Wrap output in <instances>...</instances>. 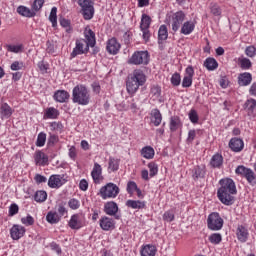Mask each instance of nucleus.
<instances>
[{"mask_svg": "<svg viewBox=\"0 0 256 256\" xmlns=\"http://www.w3.org/2000/svg\"><path fill=\"white\" fill-rule=\"evenodd\" d=\"M220 187L217 190V197L223 205L231 207L235 203L237 195V186L231 178H222L219 180Z\"/></svg>", "mask_w": 256, "mask_h": 256, "instance_id": "obj_1", "label": "nucleus"}, {"mask_svg": "<svg viewBox=\"0 0 256 256\" xmlns=\"http://www.w3.org/2000/svg\"><path fill=\"white\" fill-rule=\"evenodd\" d=\"M145 83H147L145 72L141 69H135L126 81V89L129 95H135Z\"/></svg>", "mask_w": 256, "mask_h": 256, "instance_id": "obj_2", "label": "nucleus"}, {"mask_svg": "<svg viewBox=\"0 0 256 256\" xmlns=\"http://www.w3.org/2000/svg\"><path fill=\"white\" fill-rule=\"evenodd\" d=\"M72 102L82 106H86L91 103V93L89 92L87 86L78 84L73 88Z\"/></svg>", "mask_w": 256, "mask_h": 256, "instance_id": "obj_3", "label": "nucleus"}, {"mask_svg": "<svg viewBox=\"0 0 256 256\" xmlns=\"http://www.w3.org/2000/svg\"><path fill=\"white\" fill-rule=\"evenodd\" d=\"M80 13L85 21H91L95 16V2L93 0H78Z\"/></svg>", "mask_w": 256, "mask_h": 256, "instance_id": "obj_4", "label": "nucleus"}, {"mask_svg": "<svg viewBox=\"0 0 256 256\" xmlns=\"http://www.w3.org/2000/svg\"><path fill=\"white\" fill-rule=\"evenodd\" d=\"M151 55L149 51H135L128 59V65H149Z\"/></svg>", "mask_w": 256, "mask_h": 256, "instance_id": "obj_5", "label": "nucleus"}, {"mask_svg": "<svg viewBox=\"0 0 256 256\" xmlns=\"http://www.w3.org/2000/svg\"><path fill=\"white\" fill-rule=\"evenodd\" d=\"M225 221L218 212H212L207 218V227L210 231H221Z\"/></svg>", "mask_w": 256, "mask_h": 256, "instance_id": "obj_6", "label": "nucleus"}, {"mask_svg": "<svg viewBox=\"0 0 256 256\" xmlns=\"http://www.w3.org/2000/svg\"><path fill=\"white\" fill-rule=\"evenodd\" d=\"M120 191L121 190L117 184L109 182L100 188L99 195L103 199H115V197L119 195Z\"/></svg>", "mask_w": 256, "mask_h": 256, "instance_id": "obj_7", "label": "nucleus"}, {"mask_svg": "<svg viewBox=\"0 0 256 256\" xmlns=\"http://www.w3.org/2000/svg\"><path fill=\"white\" fill-rule=\"evenodd\" d=\"M186 19L187 14L182 10H179L169 16V21L171 23L173 33H177V31L181 29V26L183 25V22L186 21Z\"/></svg>", "mask_w": 256, "mask_h": 256, "instance_id": "obj_8", "label": "nucleus"}, {"mask_svg": "<svg viewBox=\"0 0 256 256\" xmlns=\"http://www.w3.org/2000/svg\"><path fill=\"white\" fill-rule=\"evenodd\" d=\"M235 173L236 175H241L242 177H245L249 185H256V175L255 172L251 170V168H247L243 165H240L236 168Z\"/></svg>", "mask_w": 256, "mask_h": 256, "instance_id": "obj_9", "label": "nucleus"}, {"mask_svg": "<svg viewBox=\"0 0 256 256\" xmlns=\"http://www.w3.org/2000/svg\"><path fill=\"white\" fill-rule=\"evenodd\" d=\"M86 219L85 214L83 213H76L71 216L70 220L68 221V227L70 229L79 231L82 227H85Z\"/></svg>", "mask_w": 256, "mask_h": 256, "instance_id": "obj_10", "label": "nucleus"}, {"mask_svg": "<svg viewBox=\"0 0 256 256\" xmlns=\"http://www.w3.org/2000/svg\"><path fill=\"white\" fill-rule=\"evenodd\" d=\"M67 181L65 174H54L49 177L48 186L51 189H59L60 187H63Z\"/></svg>", "mask_w": 256, "mask_h": 256, "instance_id": "obj_11", "label": "nucleus"}, {"mask_svg": "<svg viewBox=\"0 0 256 256\" xmlns=\"http://www.w3.org/2000/svg\"><path fill=\"white\" fill-rule=\"evenodd\" d=\"M85 53H89V49H87V44L85 46V42L83 40H76V46L70 54L72 59H75L77 55H85Z\"/></svg>", "mask_w": 256, "mask_h": 256, "instance_id": "obj_12", "label": "nucleus"}, {"mask_svg": "<svg viewBox=\"0 0 256 256\" xmlns=\"http://www.w3.org/2000/svg\"><path fill=\"white\" fill-rule=\"evenodd\" d=\"M84 37L85 40H82L84 43H86L87 48L89 49V47L93 48L95 47V45H97V40L95 38V32H93V30H91V28L86 27L84 30Z\"/></svg>", "mask_w": 256, "mask_h": 256, "instance_id": "obj_13", "label": "nucleus"}, {"mask_svg": "<svg viewBox=\"0 0 256 256\" xmlns=\"http://www.w3.org/2000/svg\"><path fill=\"white\" fill-rule=\"evenodd\" d=\"M91 177L96 185H99V183L103 181V168L97 162L94 163L93 169L91 171Z\"/></svg>", "mask_w": 256, "mask_h": 256, "instance_id": "obj_14", "label": "nucleus"}, {"mask_svg": "<svg viewBox=\"0 0 256 256\" xmlns=\"http://www.w3.org/2000/svg\"><path fill=\"white\" fill-rule=\"evenodd\" d=\"M118 211H119V206L114 201L107 202L104 205V212L106 213V215L115 217V219H121V216L117 215Z\"/></svg>", "mask_w": 256, "mask_h": 256, "instance_id": "obj_15", "label": "nucleus"}, {"mask_svg": "<svg viewBox=\"0 0 256 256\" xmlns=\"http://www.w3.org/2000/svg\"><path fill=\"white\" fill-rule=\"evenodd\" d=\"M102 231H113L115 229V220L108 216H102L99 220Z\"/></svg>", "mask_w": 256, "mask_h": 256, "instance_id": "obj_16", "label": "nucleus"}, {"mask_svg": "<svg viewBox=\"0 0 256 256\" xmlns=\"http://www.w3.org/2000/svg\"><path fill=\"white\" fill-rule=\"evenodd\" d=\"M25 231V227L19 224H14L10 229V237L13 241H19V239L25 235Z\"/></svg>", "mask_w": 256, "mask_h": 256, "instance_id": "obj_17", "label": "nucleus"}, {"mask_svg": "<svg viewBox=\"0 0 256 256\" xmlns=\"http://www.w3.org/2000/svg\"><path fill=\"white\" fill-rule=\"evenodd\" d=\"M192 179L194 181H199V179H205V175L207 173V168L205 165H197L191 170Z\"/></svg>", "mask_w": 256, "mask_h": 256, "instance_id": "obj_18", "label": "nucleus"}, {"mask_svg": "<svg viewBox=\"0 0 256 256\" xmlns=\"http://www.w3.org/2000/svg\"><path fill=\"white\" fill-rule=\"evenodd\" d=\"M34 161L36 165L45 167V165H49V156H47L43 151L37 150L34 153Z\"/></svg>", "mask_w": 256, "mask_h": 256, "instance_id": "obj_19", "label": "nucleus"}, {"mask_svg": "<svg viewBox=\"0 0 256 256\" xmlns=\"http://www.w3.org/2000/svg\"><path fill=\"white\" fill-rule=\"evenodd\" d=\"M121 49V44L117 41V38H111L107 41L106 51L110 55H117Z\"/></svg>", "mask_w": 256, "mask_h": 256, "instance_id": "obj_20", "label": "nucleus"}, {"mask_svg": "<svg viewBox=\"0 0 256 256\" xmlns=\"http://www.w3.org/2000/svg\"><path fill=\"white\" fill-rule=\"evenodd\" d=\"M70 98L71 94H69L66 90H57L53 95V99L57 103H67Z\"/></svg>", "mask_w": 256, "mask_h": 256, "instance_id": "obj_21", "label": "nucleus"}, {"mask_svg": "<svg viewBox=\"0 0 256 256\" xmlns=\"http://www.w3.org/2000/svg\"><path fill=\"white\" fill-rule=\"evenodd\" d=\"M195 31V22L193 20L184 21L180 26L181 35H191Z\"/></svg>", "mask_w": 256, "mask_h": 256, "instance_id": "obj_22", "label": "nucleus"}, {"mask_svg": "<svg viewBox=\"0 0 256 256\" xmlns=\"http://www.w3.org/2000/svg\"><path fill=\"white\" fill-rule=\"evenodd\" d=\"M236 237L240 243H247L249 239V230L243 225H238L236 230Z\"/></svg>", "mask_w": 256, "mask_h": 256, "instance_id": "obj_23", "label": "nucleus"}, {"mask_svg": "<svg viewBox=\"0 0 256 256\" xmlns=\"http://www.w3.org/2000/svg\"><path fill=\"white\" fill-rule=\"evenodd\" d=\"M229 147L231 151H234V153H240V151H243V147H245V143L243 142V139L232 138L229 141Z\"/></svg>", "mask_w": 256, "mask_h": 256, "instance_id": "obj_24", "label": "nucleus"}, {"mask_svg": "<svg viewBox=\"0 0 256 256\" xmlns=\"http://www.w3.org/2000/svg\"><path fill=\"white\" fill-rule=\"evenodd\" d=\"M251 81H253V76L249 72L241 73L238 76V85L240 87H247L248 85H251Z\"/></svg>", "mask_w": 256, "mask_h": 256, "instance_id": "obj_25", "label": "nucleus"}, {"mask_svg": "<svg viewBox=\"0 0 256 256\" xmlns=\"http://www.w3.org/2000/svg\"><path fill=\"white\" fill-rule=\"evenodd\" d=\"M141 256H155L157 255V246L153 244H146L141 247Z\"/></svg>", "mask_w": 256, "mask_h": 256, "instance_id": "obj_26", "label": "nucleus"}, {"mask_svg": "<svg viewBox=\"0 0 256 256\" xmlns=\"http://www.w3.org/2000/svg\"><path fill=\"white\" fill-rule=\"evenodd\" d=\"M243 108L246 110L247 115H249V117H252L256 109V100L253 98L247 99L244 103Z\"/></svg>", "mask_w": 256, "mask_h": 256, "instance_id": "obj_27", "label": "nucleus"}, {"mask_svg": "<svg viewBox=\"0 0 256 256\" xmlns=\"http://www.w3.org/2000/svg\"><path fill=\"white\" fill-rule=\"evenodd\" d=\"M126 207H129V209L137 210L145 209V207H147V202L141 200H127Z\"/></svg>", "mask_w": 256, "mask_h": 256, "instance_id": "obj_28", "label": "nucleus"}, {"mask_svg": "<svg viewBox=\"0 0 256 256\" xmlns=\"http://www.w3.org/2000/svg\"><path fill=\"white\" fill-rule=\"evenodd\" d=\"M151 123H153V125L155 127H159V125H161V122L163 121V115H161V111H159V109H153L151 111Z\"/></svg>", "mask_w": 256, "mask_h": 256, "instance_id": "obj_29", "label": "nucleus"}, {"mask_svg": "<svg viewBox=\"0 0 256 256\" xmlns=\"http://www.w3.org/2000/svg\"><path fill=\"white\" fill-rule=\"evenodd\" d=\"M210 165L213 169H221L223 166V156L219 153L214 154L210 160Z\"/></svg>", "mask_w": 256, "mask_h": 256, "instance_id": "obj_30", "label": "nucleus"}, {"mask_svg": "<svg viewBox=\"0 0 256 256\" xmlns=\"http://www.w3.org/2000/svg\"><path fill=\"white\" fill-rule=\"evenodd\" d=\"M1 119H9L13 115V108L9 104L4 103L0 107Z\"/></svg>", "mask_w": 256, "mask_h": 256, "instance_id": "obj_31", "label": "nucleus"}, {"mask_svg": "<svg viewBox=\"0 0 256 256\" xmlns=\"http://www.w3.org/2000/svg\"><path fill=\"white\" fill-rule=\"evenodd\" d=\"M169 37V30L167 29V25L163 24L159 27L158 30V43L161 44L163 41H167Z\"/></svg>", "mask_w": 256, "mask_h": 256, "instance_id": "obj_32", "label": "nucleus"}, {"mask_svg": "<svg viewBox=\"0 0 256 256\" xmlns=\"http://www.w3.org/2000/svg\"><path fill=\"white\" fill-rule=\"evenodd\" d=\"M17 13H19V15H22V17L28 18L35 17L37 15V13L33 11V8L29 9L26 6H19L17 8Z\"/></svg>", "mask_w": 256, "mask_h": 256, "instance_id": "obj_33", "label": "nucleus"}, {"mask_svg": "<svg viewBox=\"0 0 256 256\" xmlns=\"http://www.w3.org/2000/svg\"><path fill=\"white\" fill-rule=\"evenodd\" d=\"M181 125V118H179V116L170 117L169 129L171 133H175V131H177Z\"/></svg>", "mask_w": 256, "mask_h": 256, "instance_id": "obj_34", "label": "nucleus"}, {"mask_svg": "<svg viewBox=\"0 0 256 256\" xmlns=\"http://www.w3.org/2000/svg\"><path fill=\"white\" fill-rule=\"evenodd\" d=\"M204 67H206L208 71H215V69L219 67V63L215 58L209 57L204 61Z\"/></svg>", "mask_w": 256, "mask_h": 256, "instance_id": "obj_35", "label": "nucleus"}, {"mask_svg": "<svg viewBox=\"0 0 256 256\" xmlns=\"http://www.w3.org/2000/svg\"><path fill=\"white\" fill-rule=\"evenodd\" d=\"M144 159H153L155 157V149L151 146H145L140 151Z\"/></svg>", "mask_w": 256, "mask_h": 256, "instance_id": "obj_36", "label": "nucleus"}, {"mask_svg": "<svg viewBox=\"0 0 256 256\" xmlns=\"http://www.w3.org/2000/svg\"><path fill=\"white\" fill-rule=\"evenodd\" d=\"M59 111L54 107H49L44 113V119H57L59 117Z\"/></svg>", "mask_w": 256, "mask_h": 256, "instance_id": "obj_37", "label": "nucleus"}, {"mask_svg": "<svg viewBox=\"0 0 256 256\" xmlns=\"http://www.w3.org/2000/svg\"><path fill=\"white\" fill-rule=\"evenodd\" d=\"M46 221L51 225H55L61 221V216L57 212H48L46 215Z\"/></svg>", "mask_w": 256, "mask_h": 256, "instance_id": "obj_38", "label": "nucleus"}, {"mask_svg": "<svg viewBox=\"0 0 256 256\" xmlns=\"http://www.w3.org/2000/svg\"><path fill=\"white\" fill-rule=\"evenodd\" d=\"M209 9L211 15H213L214 17H221L223 13V10H221V6H219V4H217L216 2L210 3Z\"/></svg>", "mask_w": 256, "mask_h": 256, "instance_id": "obj_39", "label": "nucleus"}, {"mask_svg": "<svg viewBox=\"0 0 256 256\" xmlns=\"http://www.w3.org/2000/svg\"><path fill=\"white\" fill-rule=\"evenodd\" d=\"M238 65L241 69H243V71H247L253 67V63L249 58H238Z\"/></svg>", "mask_w": 256, "mask_h": 256, "instance_id": "obj_40", "label": "nucleus"}, {"mask_svg": "<svg viewBox=\"0 0 256 256\" xmlns=\"http://www.w3.org/2000/svg\"><path fill=\"white\" fill-rule=\"evenodd\" d=\"M34 201L36 203H45L47 201V192L44 190H38L34 194Z\"/></svg>", "mask_w": 256, "mask_h": 256, "instance_id": "obj_41", "label": "nucleus"}, {"mask_svg": "<svg viewBox=\"0 0 256 256\" xmlns=\"http://www.w3.org/2000/svg\"><path fill=\"white\" fill-rule=\"evenodd\" d=\"M151 27V16L142 14L140 29H149Z\"/></svg>", "mask_w": 256, "mask_h": 256, "instance_id": "obj_42", "label": "nucleus"}, {"mask_svg": "<svg viewBox=\"0 0 256 256\" xmlns=\"http://www.w3.org/2000/svg\"><path fill=\"white\" fill-rule=\"evenodd\" d=\"M108 171L109 173L119 171V160L109 158Z\"/></svg>", "mask_w": 256, "mask_h": 256, "instance_id": "obj_43", "label": "nucleus"}, {"mask_svg": "<svg viewBox=\"0 0 256 256\" xmlns=\"http://www.w3.org/2000/svg\"><path fill=\"white\" fill-rule=\"evenodd\" d=\"M47 141V134L45 132H40L37 136L36 147H45Z\"/></svg>", "mask_w": 256, "mask_h": 256, "instance_id": "obj_44", "label": "nucleus"}, {"mask_svg": "<svg viewBox=\"0 0 256 256\" xmlns=\"http://www.w3.org/2000/svg\"><path fill=\"white\" fill-rule=\"evenodd\" d=\"M163 221H167L168 223L175 221V209H170L164 212Z\"/></svg>", "mask_w": 256, "mask_h": 256, "instance_id": "obj_45", "label": "nucleus"}, {"mask_svg": "<svg viewBox=\"0 0 256 256\" xmlns=\"http://www.w3.org/2000/svg\"><path fill=\"white\" fill-rule=\"evenodd\" d=\"M208 240L212 245H219L223 241V236L220 233H213L209 236Z\"/></svg>", "mask_w": 256, "mask_h": 256, "instance_id": "obj_46", "label": "nucleus"}, {"mask_svg": "<svg viewBox=\"0 0 256 256\" xmlns=\"http://www.w3.org/2000/svg\"><path fill=\"white\" fill-rule=\"evenodd\" d=\"M149 177H155L159 173V166L155 162L148 163Z\"/></svg>", "mask_w": 256, "mask_h": 256, "instance_id": "obj_47", "label": "nucleus"}, {"mask_svg": "<svg viewBox=\"0 0 256 256\" xmlns=\"http://www.w3.org/2000/svg\"><path fill=\"white\" fill-rule=\"evenodd\" d=\"M49 21L52 23V27H57V7L51 9Z\"/></svg>", "mask_w": 256, "mask_h": 256, "instance_id": "obj_48", "label": "nucleus"}, {"mask_svg": "<svg viewBox=\"0 0 256 256\" xmlns=\"http://www.w3.org/2000/svg\"><path fill=\"white\" fill-rule=\"evenodd\" d=\"M188 117L191 123H193L194 125L199 123V114L197 113V110L191 109L188 113Z\"/></svg>", "mask_w": 256, "mask_h": 256, "instance_id": "obj_49", "label": "nucleus"}, {"mask_svg": "<svg viewBox=\"0 0 256 256\" xmlns=\"http://www.w3.org/2000/svg\"><path fill=\"white\" fill-rule=\"evenodd\" d=\"M171 84L174 86V87H179L181 85V74H179L178 72H175L171 79Z\"/></svg>", "mask_w": 256, "mask_h": 256, "instance_id": "obj_50", "label": "nucleus"}, {"mask_svg": "<svg viewBox=\"0 0 256 256\" xmlns=\"http://www.w3.org/2000/svg\"><path fill=\"white\" fill-rule=\"evenodd\" d=\"M139 187H137V183L135 181H129L127 183V187H126V191L128 193V195H133V193H135L136 189H138Z\"/></svg>", "mask_w": 256, "mask_h": 256, "instance_id": "obj_51", "label": "nucleus"}, {"mask_svg": "<svg viewBox=\"0 0 256 256\" xmlns=\"http://www.w3.org/2000/svg\"><path fill=\"white\" fill-rule=\"evenodd\" d=\"M43 5H45V0H34L31 7L33 11L37 13V11H41V9L43 8Z\"/></svg>", "mask_w": 256, "mask_h": 256, "instance_id": "obj_52", "label": "nucleus"}, {"mask_svg": "<svg viewBox=\"0 0 256 256\" xmlns=\"http://www.w3.org/2000/svg\"><path fill=\"white\" fill-rule=\"evenodd\" d=\"M68 211H67V207H65V203H60L57 206V215L61 217H65V215H67Z\"/></svg>", "mask_w": 256, "mask_h": 256, "instance_id": "obj_53", "label": "nucleus"}, {"mask_svg": "<svg viewBox=\"0 0 256 256\" xmlns=\"http://www.w3.org/2000/svg\"><path fill=\"white\" fill-rule=\"evenodd\" d=\"M25 67V64L23 63V61H14L11 66L10 69L11 71H21V69H23Z\"/></svg>", "mask_w": 256, "mask_h": 256, "instance_id": "obj_54", "label": "nucleus"}, {"mask_svg": "<svg viewBox=\"0 0 256 256\" xmlns=\"http://www.w3.org/2000/svg\"><path fill=\"white\" fill-rule=\"evenodd\" d=\"M21 223L26 225V227H29L35 224V219L31 215H27V217L21 218Z\"/></svg>", "mask_w": 256, "mask_h": 256, "instance_id": "obj_55", "label": "nucleus"}, {"mask_svg": "<svg viewBox=\"0 0 256 256\" xmlns=\"http://www.w3.org/2000/svg\"><path fill=\"white\" fill-rule=\"evenodd\" d=\"M68 207H70V209H73L74 211L79 209V207H81V202H79V200L75 199V198H71L68 201Z\"/></svg>", "mask_w": 256, "mask_h": 256, "instance_id": "obj_56", "label": "nucleus"}, {"mask_svg": "<svg viewBox=\"0 0 256 256\" xmlns=\"http://www.w3.org/2000/svg\"><path fill=\"white\" fill-rule=\"evenodd\" d=\"M245 55H247V57H250L251 59H253V57L256 56V47L253 45L246 47Z\"/></svg>", "mask_w": 256, "mask_h": 256, "instance_id": "obj_57", "label": "nucleus"}, {"mask_svg": "<svg viewBox=\"0 0 256 256\" xmlns=\"http://www.w3.org/2000/svg\"><path fill=\"white\" fill-rule=\"evenodd\" d=\"M17 213H19V205L16 203L11 204L9 207V217H13L17 215Z\"/></svg>", "mask_w": 256, "mask_h": 256, "instance_id": "obj_58", "label": "nucleus"}, {"mask_svg": "<svg viewBox=\"0 0 256 256\" xmlns=\"http://www.w3.org/2000/svg\"><path fill=\"white\" fill-rule=\"evenodd\" d=\"M142 31V37L145 41V43H149V39H151V32L149 31V28H140Z\"/></svg>", "mask_w": 256, "mask_h": 256, "instance_id": "obj_59", "label": "nucleus"}, {"mask_svg": "<svg viewBox=\"0 0 256 256\" xmlns=\"http://www.w3.org/2000/svg\"><path fill=\"white\" fill-rule=\"evenodd\" d=\"M151 94L155 99H159V97H161V88L159 86H153L151 88Z\"/></svg>", "mask_w": 256, "mask_h": 256, "instance_id": "obj_60", "label": "nucleus"}, {"mask_svg": "<svg viewBox=\"0 0 256 256\" xmlns=\"http://www.w3.org/2000/svg\"><path fill=\"white\" fill-rule=\"evenodd\" d=\"M192 85H193V78L184 76L182 80V87L188 88V87H191Z\"/></svg>", "mask_w": 256, "mask_h": 256, "instance_id": "obj_61", "label": "nucleus"}, {"mask_svg": "<svg viewBox=\"0 0 256 256\" xmlns=\"http://www.w3.org/2000/svg\"><path fill=\"white\" fill-rule=\"evenodd\" d=\"M22 47L19 45H8L7 46V51L10 53H20Z\"/></svg>", "mask_w": 256, "mask_h": 256, "instance_id": "obj_62", "label": "nucleus"}, {"mask_svg": "<svg viewBox=\"0 0 256 256\" xmlns=\"http://www.w3.org/2000/svg\"><path fill=\"white\" fill-rule=\"evenodd\" d=\"M50 248L52 249V251H55L57 255H61V253H63V251L61 250V246H59V244H57L56 242L50 243Z\"/></svg>", "mask_w": 256, "mask_h": 256, "instance_id": "obj_63", "label": "nucleus"}, {"mask_svg": "<svg viewBox=\"0 0 256 256\" xmlns=\"http://www.w3.org/2000/svg\"><path fill=\"white\" fill-rule=\"evenodd\" d=\"M185 77H190L191 79H193V77L195 76V69H193V66H188L185 70Z\"/></svg>", "mask_w": 256, "mask_h": 256, "instance_id": "obj_64", "label": "nucleus"}]
</instances>
